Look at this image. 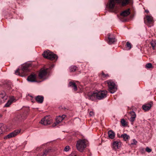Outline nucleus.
I'll return each instance as SVG.
<instances>
[{"instance_id": "obj_27", "label": "nucleus", "mask_w": 156, "mask_h": 156, "mask_svg": "<svg viewBox=\"0 0 156 156\" xmlns=\"http://www.w3.org/2000/svg\"><path fill=\"white\" fill-rule=\"evenodd\" d=\"M77 67L75 66H73L70 67V71L71 72H74L76 71Z\"/></svg>"}, {"instance_id": "obj_17", "label": "nucleus", "mask_w": 156, "mask_h": 156, "mask_svg": "<svg viewBox=\"0 0 156 156\" xmlns=\"http://www.w3.org/2000/svg\"><path fill=\"white\" fill-rule=\"evenodd\" d=\"M7 129V127L6 125L0 123V134L6 131Z\"/></svg>"}, {"instance_id": "obj_25", "label": "nucleus", "mask_w": 156, "mask_h": 156, "mask_svg": "<svg viewBox=\"0 0 156 156\" xmlns=\"http://www.w3.org/2000/svg\"><path fill=\"white\" fill-rule=\"evenodd\" d=\"M146 19L147 23L149 24L151 23L152 22L153 18L151 16L148 15L147 16H146Z\"/></svg>"}, {"instance_id": "obj_16", "label": "nucleus", "mask_w": 156, "mask_h": 156, "mask_svg": "<svg viewBox=\"0 0 156 156\" xmlns=\"http://www.w3.org/2000/svg\"><path fill=\"white\" fill-rule=\"evenodd\" d=\"M129 113L131 116L129 120L131 122L132 124H133L134 121H135V119L136 118V115L135 112L133 111H130Z\"/></svg>"}, {"instance_id": "obj_28", "label": "nucleus", "mask_w": 156, "mask_h": 156, "mask_svg": "<svg viewBox=\"0 0 156 156\" xmlns=\"http://www.w3.org/2000/svg\"><path fill=\"white\" fill-rule=\"evenodd\" d=\"M150 44L152 47V48L153 50L155 49V47L156 46V43L155 41H151Z\"/></svg>"}, {"instance_id": "obj_6", "label": "nucleus", "mask_w": 156, "mask_h": 156, "mask_svg": "<svg viewBox=\"0 0 156 156\" xmlns=\"http://www.w3.org/2000/svg\"><path fill=\"white\" fill-rule=\"evenodd\" d=\"M52 122V119L50 115H47L43 118L40 123L46 126L49 125Z\"/></svg>"}, {"instance_id": "obj_26", "label": "nucleus", "mask_w": 156, "mask_h": 156, "mask_svg": "<svg viewBox=\"0 0 156 156\" xmlns=\"http://www.w3.org/2000/svg\"><path fill=\"white\" fill-rule=\"evenodd\" d=\"M13 101V100H12V99H11L10 100H9L5 104V107H9L12 103Z\"/></svg>"}, {"instance_id": "obj_1", "label": "nucleus", "mask_w": 156, "mask_h": 156, "mask_svg": "<svg viewBox=\"0 0 156 156\" xmlns=\"http://www.w3.org/2000/svg\"><path fill=\"white\" fill-rule=\"evenodd\" d=\"M133 0H109L108 4V8L112 10L115 7L116 4H121L122 6L129 4H132Z\"/></svg>"}, {"instance_id": "obj_21", "label": "nucleus", "mask_w": 156, "mask_h": 156, "mask_svg": "<svg viewBox=\"0 0 156 156\" xmlns=\"http://www.w3.org/2000/svg\"><path fill=\"white\" fill-rule=\"evenodd\" d=\"M53 151V150L51 148H48L47 149L45 150L43 154L42 155L43 156H46V155L48 154L49 153L52 152Z\"/></svg>"}, {"instance_id": "obj_30", "label": "nucleus", "mask_w": 156, "mask_h": 156, "mask_svg": "<svg viewBox=\"0 0 156 156\" xmlns=\"http://www.w3.org/2000/svg\"><path fill=\"white\" fill-rule=\"evenodd\" d=\"M126 47L129 50H130L131 48V44L128 41L126 43Z\"/></svg>"}, {"instance_id": "obj_13", "label": "nucleus", "mask_w": 156, "mask_h": 156, "mask_svg": "<svg viewBox=\"0 0 156 156\" xmlns=\"http://www.w3.org/2000/svg\"><path fill=\"white\" fill-rule=\"evenodd\" d=\"M152 104V102L151 101L148 103L143 105L142 106V108L145 111H148L151 109Z\"/></svg>"}, {"instance_id": "obj_32", "label": "nucleus", "mask_w": 156, "mask_h": 156, "mask_svg": "<svg viewBox=\"0 0 156 156\" xmlns=\"http://www.w3.org/2000/svg\"><path fill=\"white\" fill-rule=\"evenodd\" d=\"M69 148H70V147H69V146H68V145L66 146L65 147V148L64 149V151H66V152H67L69 150Z\"/></svg>"}, {"instance_id": "obj_10", "label": "nucleus", "mask_w": 156, "mask_h": 156, "mask_svg": "<svg viewBox=\"0 0 156 156\" xmlns=\"http://www.w3.org/2000/svg\"><path fill=\"white\" fill-rule=\"evenodd\" d=\"M87 96L88 99L91 101H94L98 99L96 92L89 93L88 94Z\"/></svg>"}, {"instance_id": "obj_18", "label": "nucleus", "mask_w": 156, "mask_h": 156, "mask_svg": "<svg viewBox=\"0 0 156 156\" xmlns=\"http://www.w3.org/2000/svg\"><path fill=\"white\" fill-rule=\"evenodd\" d=\"M44 99L43 96L41 95H38L35 97V100L39 103H42L44 101Z\"/></svg>"}, {"instance_id": "obj_31", "label": "nucleus", "mask_w": 156, "mask_h": 156, "mask_svg": "<svg viewBox=\"0 0 156 156\" xmlns=\"http://www.w3.org/2000/svg\"><path fill=\"white\" fill-rule=\"evenodd\" d=\"M121 123L123 126H125L127 125L126 121L124 119H122L121 120Z\"/></svg>"}, {"instance_id": "obj_34", "label": "nucleus", "mask_w": 156, "mask_h": 156, "mask_svg": "<svg viewBox=\"0 0 156 156\" xmlns=\"http://www.w3.org/2000/svg\"><path fill=\"white\" fill-rule=\"evenodd\" d=\"M69 156H77V154L75 152H72Z\"/></svg>"}, {"instance_id": "obj_40", "label": "nucleus", "mask_w": 156, "mask_h": 156, "mask_svg": "<svg viewBox=\"0 0 156 156\" xmlns=\"http://www.w3.org/2000/svg\"><path fill=\"white\" fill-rule=\"evenodd\" d=\"M102 75L103 76H104V75H105V74L103 72H102Z\"/></svg>"}, {"instance_id": "obj_4", "label": "nucleus", "mask_w": 156, "mask_h": 156, "mask_svg": "<svg viewBox=\"0 0 156 156\" xmlns=\"http://www.w3.org/2000/svg\"><path fill=\"white\" fill-rule=\"evenodd\" d=\"M48 73V69L41 68L39 72L38 75L39 79H45Z\"/></svg>"}, {"instance_id": "obj_15", "label": "nucleus", "mask_w": 156, "mask_h": 156, "mask_svg": "<svg viewBox=\"0 0 156 156\" xmlns=\"http://www.w3.org/2000/svg\"><path fill=\"white\" fill-rule=\"evenodd\" d=\"M112 146L114 149H118L121 146V142L118 141H114L113 143Z\"/></svg>"}, {"instance_id": "obj_35", "label": "nucleus", "mask_w": 156, "mask_h": 156, "mask_svg": "<svg viewBox=\"0 0 156 156\" xmlns=\"http://www.w3.org/2000/svg\"><path fill=\"white\" fill-rule=\"evenodd\" d=\"M137 143V141L135 139L133 140V142L131 143V145H136Z\"/></svg>"}, {"instance_id": "obj_38", "label": "nucleus", "mask_w": 156, "mask_h": 156, "mask_svg": "<svg viewBox=\"0 0 156 156\" xmlns=\"http://www.w3.org/2000/svg\"><path fill=\"white\" fill-rule=\"evenodd\" d=\"M54 67V65H51L50 67H49V68H48V70L49 69H52V68H53V67Z\"/></svg>"}, {"instance_id": "obj_39", "label": "nucleus", "mask_w": 156, "mask_h": 156, "mask_svg": "<svg viewBox=\"0 0 156 156\" xmlns=\"http://www.w3.org/2000/svg\"><path fill=\"white\" fill-rule=\"evenodd\" d=\"M109 76L108 74H105V75H104V76H103L104 77H108Z\"/></svg>"}, {"instance_id": "obj_20", "label": "nucleus", "mask_w": 156, "mask_h": 156, "mask_svg": "<svg viewBox=\"0 0 156 156\" xmlns=\"http://www.w3.org/2000/svg\"><path fill=\"white\" fill-rule=\"evenodd\" d=\"M69 86L73 88L75 91H76L77 90V88L76 83L70 81L69 82Z\"/></svg>"}, {"instance_id": "obj_43", "label": "nucleus", "mask_w": 156, "mask_h": 156, "mask_svg": "<svg viewBox=\"0 0 156 156\" xmlns=\"http://www.w3.org/2000/svg\"><path fill=\"white\" fill-rule=\"evenodd\" d=\"M144 23H146V21H145V20H144Z\"/></svg>"}, {"instance_id": "obj_24", "label": "nucleus", "mask_w": 156, "mask_h": 156, "mask_svg": "<svg viewBox=\"0 0 156 156\" xmlns=\"http://www.w3.org/2000/svg\"><path fill=\"white\" fill-rule=\"evenodd\" d=\"M7 96H6L5 93L4 91L0 92V98L5 100L7 99Z\"/></svg>"}, {"instance_id": "obj_42", "label": "nucleus", "mask_w": 156, "mask_h": 156, "mask_svg": "<svg viewBox=\"0 0 156 156\" xmlns=\"http://www.w3.org/2000/svg\"><path fill=\"white\" fill-rule=\"evenodd\" d=\"M142 151H144V149H142Z\"/></svg>"}, {"instance_id": "obj_41", "label": "nucleus", "mask_w": 156, "mask_h": 156, "mask_svg": "<svg viewBox=\"0 0 156 156\" xmlns=\"http://www.w3.org/2000/svg\"><path fill=\"white\" fill-rule=\"evenodd\" d=\"M145 12L147 13H148L149 11L147 10H145Z\"/></svg>"}, {"instance_id": "obj_14", "label": "nucleus", "mask_w": 156, "mask_h": 156, "mask_svg": "<svg viewBox=\"0 0 156 156\" xmlns=\"http://www.w3.org/2000/svg\"><path fill=\"white\" fill-rule=\"evenodd\" d=\"M108 43L109 44H113L114 42L116 41V40L115 39V37L114 36H111V34H108Z\"/></svg>"}, {"instance_id": "obj_11", "label": "nucleus", "mask_w": 156, "mask_h": 156, "mask_svg": "<svg viewBox=\"0 0 156 156\" xmlns=\"http://www.w3.org/2000/svg\"><path fill=\"white\" fill-rule=\"evenodd\" d=\"M36 78V75L33 73L28 76L27 80L31 82H37Z\"/></svg>"}, {"instance_id": "obj_33", "label": "nucleus", "mask_w": 156, "mask_h": 156, "mask_svg": "<svg viewBox=\"0 0 156 156\" xmlns=\"http://www.w3.org/2000/svg\"><path fill=\"white\" fill-rule=\"evenodd\" d=\"M145 150L148 153L151 152L152 151L151 149L149 148L148 147H146Z\"/></svg>"}, {"instance_id": "obj_8", "label": "nucleus", "mask_w": 156, "mask_h": 156, "mask_svg": "<svg viewBox=\"0 0 156 156\" xmlns=\"http://www.w3.org/2000/svg\"><path fill=\"white\" fill-rule=\"evenodd\" d=\"M21 131L20 129H16L13 132L9 133L4 137V139H9L12 137L16 136L19 134Z\"/></svg>"}, {"instance_id": "obj_23", "label": "nucleus", "mask_w": 156, "mask_h": 156, "mask_svg": "<svg viewBox=\"0 0 156 156\" xmlns=\"http://www.w3.org/2000/svg\"><path fill=\"white\" fill-rule=\"evenodd\" d=\"M121 137L122 138L123 140L125 141H126L127 140L130 138L129 136L126 133H124L121 135Z\"/></svg>"}, {"instance_id": "obj_19", "label": "nucleus", "mask_w": 156, "mask_h": 156, "mask_svg": "<svg viewBox=\"0 0 156 156\" xmlns=\"http://www.w3.org/2000/svg\"><path fill=\"white\" fill-rule=\"evenodd\" d=\"M130 14V9H128L122 11L120 13V15L122 16L126 17Z\"/></svg>"}, {"instance_id": "obj_2", "label": "nucleus", "mask_w": 156, "mask_h": 156, "mask_svg": "<svg viewBox=\"0 0 156 156\" xmlns=\"http://www.w3.org/2000/svg\"><path fill=\"white\" fill-rule=\"evenodd\" d=\"M42 55L44 58L51 60H56L58 58V56L56 54L50 52L49 50L44 51Z\"/></svg>"}, {"instance_id": "obj_5", "label": "nucleus", "mask_w": 156, "mask_h": 156, "mask_svg": "<svg viewBox=\"0 0 156 156\" xmlns=\"http://www.w3.org/2000/svg\"><path fill=\"white\" fill-rule=\"evenodd\" d=\"M105 82L108 84L109 88L108 90L111 93H114L116 91L117 88L114 82L110 80H108Z\"/></svg>"}, {"instance_id": "obj_7", "label": "nucleus", "mask_w": 156, "mask_h": 156, "mask_svg": "<svg viewBox=\"0 0 156 156\" xmlns=\"http://www.w3.org/2000/svg\"><path fill=\"white\" fill-rule=\"evenodd\" d=\"M98 100H101L106 98L107 96V91L105 90H101L96 92Z\"/></svg>"}, {"instance_id": "obj_9", "label": "nucleus", "mask_w": 156, "mask_h": 156, "mask_svg": "<svg viewBox=\"0 0 156 156\" xmlns=\"http://www.w3.org/2000/svg\"><path fill=\"white\" fill-rule=\"evenodd\" d=\"M66 115H64L62 116L59 115L56 117L55 119V122L52 125L53 127H55L61 122L65 118Z\"/></svg>"}, {"instance_id": "obj_29", "label": "nucleus", "mask_w": 156, "mask_h": 156, "mask_svg": "<svg viewBox=\"0 0 156 156\" xmlns=\"http://www.w3.org/2000/svg\"><path fill=\"white\" fill-rule=\"evenodd\" d=\"M145 67L147 69H150L152 68V64L151 63H148L146 64Z\"/></svg>"}, {"instance_id": "obj_37", "label": "nucleus", "mask_w": 156, "mask_h": 156, "mask_svg": "<svg viewBox=\"0 0 156 156\" xmlns=\"http://www.w3.org/2000/svg\"><path fill=\"white\" fill-rule=\"evenodd\" d=\"M94 112L92 111H90V116H93L94 115Z\"/></svg>"}, {"instance_id": "obj_36", "label": "nucleus", "mask_w": 156, "mask_h": 156, "mask_svg": "<svg viewBox=\"0 0 156 156\" xmlns=\"http://www.w3.org/2000/svg\"><path fill=\"white\" fill-rule=\"evenodd\" d=\"M15 74L16 75H19L20 74V72H19V69H18L16 70L15 71Z\"/></svg>"}, {"instance_id": "obj_22", "label": "nucleus", "mask_w": 156, "mask_h": 156, "mask_svg": "<svg viewBox=\"0 0 156 156\" xmlns=\"http://www.w3.org/2000/svg\"><path fill=\"white\" fill-rule=\"evenodd\" d=\"M108 137L111 139H113L115 136L114 133L112 130H110L108 132Z\"/></svg>"}, {"instance_id": "obj_12", "label": "nucleus", "mask_w": 156, "mask_h": 156, "mask_svg": "<svg viewBox=\"0 0 156 156\" xmlns=\"http://www.w3.org/2000/svg\"><path fill=\"white\" fill-rule=\"evenodd\" d=\"M31 65L30 64H26L22 66V71L24 73L30 71V69L29 67L31 66Z\"/></svg>"}, {"instance_id": "obj_3", "label": "nucleus", "mask_w": 156, "mask_h": 156, "mask_svg": "<svg viewBox=\"0 0 156 156\" xmlns=\"http://www.w3.org/2000/svg\"><path fill=\"white\" fill-rule=\"evenodd\" d=\"M87 141L85 139L79 140L78 141L76 144L77 150L80 151H82L86 147Z\"/></svg>"}]
</instances>
